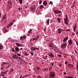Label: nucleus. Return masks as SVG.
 Returning <instances> with one entry per match:
<instances>
[{
	"label": "nucleus",
	"instance_id": "nucleus-30",
	"mask_svg": "<svg viewBox=\"0 0 78 78\" xmlns=\"http://www.w3.org/2000/svg\"><path fill=\"white\" fill-rule=\"evenodd\" d=\"M20 4H22V0H19Z\"/></svg>",
	"mask_w": 78,
	"mask_h": 78
},
{
	"label": "nucleus",
	"instance_id": "nucleus-19",
	"mask_svg": "<svg viewBox=\"0 0 78 78\" xmlns=\"http://www.w3.org/2000/svg\"><path fill=\"white\" fill-rule=\"evenodd\" d=\"M61 19L60 18H57V20L58 22H59L60 23L61 22Z\"/></svg>",
	"mask_w": 78,
	"mask_h": 78
},
{
	"label": "nucleus",
	"instance_id": "nucleus-7",
	"mask_svg": "<svg viewBox=\"0 0 78 78\" xmlns=\"http://www.w3.org/2000/svg\"><path fill=\"white\" fill-rule=\"evenodd\" d=\"M31 10L32 11H34L36 10V6L35 5L33 6L32 7H30Z\"/></svg>",
	"mask_w": 78,
	"mask_h": 78
},
{
	"label": "nucleus",
	"instance_id": "nucleus-58",
	"mask_svg": "<svg viewBox=\"0 0 78 78\" xmlns=\"http://www.w3.org/2000/svg\"><path fill=\"white\" fill-rule=\"evenodd\" d=\"M12 23H14V22H15V20H13V21H12Z\"/></svg>",
	"mask_w": 78,
	"mask_h": 78
},
{
	"label": "nucleus",
	"instance_id": "nucleus-10",
	"mask_svg": "<svg viewBox=\"0 0 78 78\" xmlns=\"http://www.w3.org/2000/svg\"><path fill=\"white\" fill-rule=\"evenodd\" d=\"M68 39H69V37H66L63 40V42H66V41H67V40H68Z\"/></svg>",
	"mask_w": 78,
	"mask_h": 78
},
{
	"label": "nucleus",
	"instance_id": "nucleus-31",
	"mask_svg": "<svg viewBox=\"0 0 78 78\" xmlns=\"http://www.w3.org/2000/svg\"><path fill=\"white\" fill-rule=\"evenodd\" d=\"M7 72H8V70L5 71V72H4V74H7Z\"/></svg>",
	"mask_w": 78,
	"mask_h": 78
},
{
	"label": "nucleus",
	"instance_id": "nucleus-29",
	"mask_svg": "<svg viewBox=\"0 0 78 78\" xmlns=\"http://www.w3.org/2000/svg\"><path fill=\"white\" fill-rule=\"evenodd\" d=\"M70 68H72V69H74V67L73 66V64H71V67H70Z\"/></svg>",
	"mask_w": 78,
	"mask_h": 78
},
{
	"label": "nucleus",
	"instance_id": "nucleus-60",
	"mask_svg": "<svg viewBox=\"0 0 78 78\" xmlns=\"http://www.w3.org/2000/svg\"><path fill=\"white\" fill-rule=\"evenodd\" d=\"M1 73H2V74H4V72H1Z\"/></svg>",
	"mask_w": 78,
	"mask_h": 78
},
{
	"label": "nucleus",
	"instance_id": "nucleus-33",
	"mask_svg": "<svg viewBox=\"0 0 78 78\" xmlns=\"http://www.w3.org/2000/svg\"><path fill=\"white\" fill-rule=\"evenodd\" d=\"M10 71L11 72H14V69H13L11 68V69Z\"/></svg>",
	"mask_w": 78,
	"mask_h": 78
},
{
	"label": "nucleus",
	"instance_id": "nucleus-56",
	"mask_svg": "<svg viewBox=\"0 0 78 78\" xmlns=\"http://www.w3.org/2000/svg\"><path fill=\"white\" fill-rule=\"evenodd\" d=\"M23 50V48H21L20 49V50Z\"/></svg>",
	"mask_w": 78,
	"mask_h": 78
},
{
	"label": "nucleus",
	"instance_id": "nucleus-4",
	"mask_svg": "<svg viewBox=\"0 0 78 78\" xmlns=\"http://www.w3.org/2000/svg\"><path fill=\"white\" fill-rule=\"evenodd\" d=\"M13 24H14V23H12V21H11L7 26V28H8L9 27H10L12 26Z\"/></svg>",
	"mask_w": 78,
	"mask_h": 78
},
{
	"label": "nucleus",
	"instance_id": "nucleus-41",
	"mask_svg": "<svg viewBox=\"0 0 78 78\" xmlns=\"http://www.w3.org/2000/svg\"><path fill=\"white\" fill-rule=\"evenodd\" d=\"M74 41H76V45H77V46H78V43H77V42L75 40H74Z\"/></svg>",
	"mask_w": 78,
	"mask_h": 78
},
{
	"label": "nucleus",
	"instance_id": "nucleus-47",
	"mask_svg": "<svg viewBox=\"0 0 78 78\" xmlns=\"http://www.w3.org/2000/svg\"><path fill=\"white\" fill-rule=\"evenodd\" d=\"M72 34L73 36H74L75 35V33H74V32H72Z\"/></svg>",
	"mask_w": 78,
	"mask_h": 78
},
{
	"label": "nucleus",
	"instance_id": "nucleus-24",
	"mask_svg": "<svg viewBox=\"0 0 78 78\" xmlns=\"http://www.w3.org/2000/svg\"><path fill=\"white\" fill-rule=\"evenodd\" d=\"M12 52H16V51L14 50V48H12Z\"/></svg>",
	"mask_w": 78,
	"mask_h": 78
},
{
	"label": "nucleus",
	"instance_id": "nucleus-59",
	"mask_svg": "<svg viewBox=\"0 0 78 78\" xmlns=\"http://www.w3.org/2000/svg\"><path fill=\"white\" fill-rule=\"evenodd\" d=\"M49 47H52V45L51 44H50L49 45Z\"/></svg>",
	"mask_w": 78,
	"mask_h": 78
},
{
	"label": "nucleus",
	"instance_id": "nucleus-64",
	"mask_svg": "<svg viewBox=\"0 0 78 78\" xmlns=\"http://www.w3.org/2000/svg\"><path fill=\"white\" fill-rule=\"evenodd\" d=\"M69 78H73V77H68Z\"/></svg>",
	"mask_w": 78,
	"mask_h": 78
},
{
	"label": "nucleus",
	"instance_id": "nucleus-61",
	"mask_svg": "<svg viewBox=\"0 0 78 78\" xmlns=\"http://www.w3.org/2000/svg\"><path fill=\"white\" fill-rule=\"evenodd\" d=\"M70 29H67L66 30V31H70Z\"/></svg>",
	"mask_w": 78,
	"mask_h": 78
},
{
	"label": "nucleus",
	"instance_id": "nucleus-42",
	"mask_svg": "<svg viewBox=\"0 0 78 78\" xmlns=\"http://www.w3.org/2000/svg\"><path fill=\"white\" fill-rule=\"evenodd\" d=\"M8 66H7V68H8V67H9V66H11V64H8Z\"/></svg>",
	"mask_w": 78,
	"mask_h": 78
},
{
	"label": "nucleus",
	"instance_id": "nucleus-3",
	"mask_svg": "<svg viewBox=\"0 0 78 78\" xmlns=\"http://www.w3.org/2000/svg\"><path fill=\"white\" fill-rule=\"evenodd\" d=\"M12 58L15 59H20V57L17 56L16 55H13Z\"/></svg>",
	"mask_w": 78,
	"mask_h": 78
},
{
	"label": "nucleus",
	"instance_id": "nucleus-22",
	"mask_svg": "<svg viewBox=\"0 0 78 78\" xmlns=\"http://www.w3.org/2000/svg\"><path fill=\"white\" fill-rule=\"evenodd\" d=\"M43 8H44V6H43V5H41L40 6V9H43Z\"/></svg>",
	"mask_w": 78,
	"mask_h": 78
},
{
	"label": "nucleus",
	"instance_id": "nucleus-50",
	"mask_svg": "<svg viewBox=\"0 0 78 78\" xmlns=\"http://www.w3.org/2000/svg\"><path fill=\"white\" fill-rule=\"evenodd\" d=\"M37 78H41V77L39 76H38L37 77Z\"/></svg>",
	"mask_w": 78,
	"mask_h": 78
},
{
	"label": "nucleus",
	"instance_id": "nucleus-57",
	"mask_svg": "<svg viewBox=\"0 0 78 78\" xmlns=\"http://www.w3.org/2000/svg\"><path fill=\"white\" fill-rule=\"evenodd\" d=\"M63 74H64L65 75H66V74H67V73H66V72H64Z\"/></svg>",
	"mask_w": 78,
	"mask_h": 78
},
{
	"label": "nucleus",
	"instance_id": "nucleus-14",
	"mask_svg": "<svg viewBox=\"0 0 78 78\" xmlns=\"http://www.w3.org/2000/svg\"><path fill=\"white\" fill-rule=\"evenodd\" d=\"M76 24H75L73 28V31L74 32L76 31Z\"/></svg>",
	"mask_w": 78,
	"mask_h": 78
},
{
	"label": "nucleus",
	"instance_id": "nucleus-44",
	"mask_svg": "<svg viewBox=\"0 0 78 78\" xmlns=\"http://www.w3.org/2000/svg\"><path fill=\"white\" fill-rule=\"evenodd\" d=\"M75 51L76 54H78V51H77L76 50H75Z\"/></svg>",
	"mask_w": 78,
	"mask_h": 78
},
{
	"label": "nucleus",
	"instance_id": "nucleus-26",
	"mask_svg": "<svg viewBox=\"0 0 78 78\" xmlns=\"http://www.w3.org/2000/svg\"><path fill=\"white\" fill-rule=\"evenodd\" d=\"M28 33H32V29H30V30L28 31Z\"/></svg>",
	"mask_w": 78,
	"mask_h": 78
},
{
	"label": "nucleus",
	"instance_id": "nucleus-36",
	"mask_svg": "<svg viewBox=\"0 0 78 78\" xmlns=\"http://www.w3.org/2000/svg\"><path fill=\"white\" fill-rule=\"evenodd\" d=\"M6 23H7V21L6 20H5L4 22V23L5 24H6Z\"/></svg>",
	"mask_w": 78,
	"mask_h": 78
},
{
	"label": "nucleus",
	"instance_id": "nucleus-13",
	"mask_svg": "<svg viewBox=\"0 0 78 78\" xmlns=\"http://www.w3.org/2000/svg\"><path fill=\"white\" fill-rule=\"evenodd\" d=\"M16 51H17V52H19V51H20V50L19 48L18 47H16L15 48Z\"/></svg>",
	"mask_w": 78,
	"mask_h": 78
},
{
	"label": "nucleus",
	"instance_id": "nucleus-15",
	"mask_svg": "<svg viewBox=\"0 0 78 78\" xmlns=\"http://www.w3.org/2000/svg\"><path fill=\"white\" fill-rule=\"evenodd\" d=\"M15 44L16 45H17V46L18 47H22V44H20V43H16Z\"/></svg>",
	"mask_w": 78,
	"mask_h": 78
},
{
	"label": "nucleus",
	"instance_id": "nucleus-53",
	"mask_svg": "<svg viewBox=\"0 0 78 78\" xmlns=\"http://www.w3.org/2000/svg\"><path fill=\"white\" fill-rule=\"evenodd\" d=\"M36 49H37V50H39V48H35V50H36Z\"/></svg>",
	"mask_w": 78,
	"mask_h": 78
},
{
	"label": "nucleus",
	"instance_id": "nucleus-40",
	"mask_svg": "<svg viewBox=\"0 0 78 78\" xmlns=\"http://www.w3.org/2000/svg\"><path fill=\"white\" fill-rule=\"evenodd\" d=\"M68 63V62H67V61H65V64H67Z\"/></svg>",
	"mask_w": 78,
	"mask_h": 78
},
{
	"label": "nucleus",
	"instance_id": "nucleus-39",
	"mask_svg": "<svg viewBox=\"0 0 78 78\" xmlns=\"http://www.w3.org/2000/svg\"><path fill=\"white\" fill-rule=\"evenodd\" d=\"M34 39V40H37L38 39V38H33Z\"/></svg>",
	"mask_w": 78,
	"mask_h": 78
},
{
	"label": "nucleus",
	"instance_id": "nucleus-23",
	"mask_svg": "<svg viewBox=\"0 0 78 78\" xmlns=\"http://www.w3.org/2000/svg\"><path fill=\"white\" fill-rule=\"evenodd\" d=\"M6 64V62H3L1 64V66H4V65H5Z\"/></svg>",
	"mask_w": 78,
	"mask_h": 78
},
{
	"label": "nucleus",
	"instance_id": "nucleus-48",
	"mask_svg": "<svg viewBox=\"0 0 78 78\" xmlns=\"http://www.w3.org/2000/svg\"><path fill=\"white\" fill-rule=\"evenodd\" d=\"M41 3H42V1H39V4H40V5H41Z\"/></svg>",
	"mask_w": 78,
	"mask_h": 78
},
{
	"label": "nucleus",
	"instance_id": "nucleus-2",
	"mask_svg": "<svg viewBox=\"0 0 78 78\" xmlns=\"http://www.w3.org/2000/svg\"><path fill=\"white\" fill-rule=\"evenodd\" d=\"M49 76L51 77L54 78V77L56 76L55 73L53 72H51L49 74Z\"/></svg>",
	"mask_w": 78,
	"mask_h": 78
},
{
	"label": "nucleus",
	"instance_id": "nucleus-18",
	"mask_svg": "<svg viewBox=\"0 0 78 78\" xmlns=\"http://www.w3.org/2000/svg\"><path fill=\"white\" fill-rule=\"evenodd\" d=\"M43 4L44 5H47V1H45L43 2Z\"/></svg>",
	"mask_w": 78,
	"mask_h": 78
},
{
	"label": "nucleus",
	"instance_id": "nucleus-25",
	"mask_svg": "<svg viewBox=\"0 0 78 78\" xmlns=\"http://www.w3.org/2000/svg\"><path fill=\"white\" fill-rule=\"evenodd\" d=\"M50 21V19H48L47 21V25H49V22Z\"/></svg>",
	"mask_w": 78,
	"mask_h": 78
},
{
	"label": "nucleus",
	"instance_id": "nucleus-35",
	"mask_svg": "<svg viewBox=\"0 0 78 78\" xmlns=\"http://www.w3.org/2000/svg\"><path fill=\"white\" fill-rule=\"evenodd\" d=\"M52 68V67H50L49 68V71H50V70H51V68Z\"/></svg>",
	"mask_w": 78,
	"mask_h": 78
},
{
	"label": "nucleus",
	"instance_id": "nucleus-51",
	"mask_svg": "<svg viewBox=\"0 0 78 78\" xmlns=\"http://www.w3.org/2000/svg\"><path fill=\"white\" fill-rule=\"evenodd\" d=\"M47 70H48V69H44V71H46V72H47Z\"/></svg>",
	"mask_w": 78,
	"mask_h": 78
},
{
	"label": "nucleus",
	"instance_id": "nucleus-43",
	"mask_svg": "<svg viewBox=\"0 0 78 78\" xmlns=\"http://www.w3.org/2000/svg\"><path fill=\"white\" fill-rule=\"evenodd\" d=\"M4 32H5V33H6L7 32V30H6V29H5L4 30Z\"/></svg>",
	"mask_w": 78,
	"mask_h": 78
},
{
	"label": "nucleus",
	"instance_id": "nucleus-32",
	"mask_svg": "<svg viewBox=\"0 0 78 78\" xmlns=\"http://www.w3.org/2000/svg\"><path fill=\"white\" fill-rule=\"evenodd\" d=\"M65 17H66L65 19H68V16H67V15H65Z\"/></svg>",
	"mask_w": 78,
	"mask_h": 78
},
{
	"label": "nucleus",
	"instance_id": "nucleus-52",
	"mask_svg": "<svg viewBox=\"0 0 78 78\" xmlns=\"http://www.w3.org/2000/svg\"><path fill=\"white\" fill-rule=\"evenodd\" d=\"M76 67H77V69H78V62L77 64V66H76Z\"/></svg>",
	"mask_w": 78,
	"mask_h": 78
},
{
	"label": "nucleus",
	"instance_id": "nucleus-34",
	"mask_svg": "<svg viewBox=\"0 0 78 78\" xmlns=\"http://www.w3.org/2000/svg\"><path fill=\"white\" fill-rule=\"evenodd\" d=\"M50 4H51V5H53V2L51 1H50L49 2V5H50Z\"/></svg>",
	"mask_w": 78,
	"mask_h": 78
},
{
	"label": "nucleus",
	"instance_id": "nucleus-37",
	"mask_svg": "<svg viewBox=\"0 0 78 78\" xmlns=\"http://www.w3.org/2000/svg\"><path fill=\"white\" fill-rule=\"evenodd\" d=\"M24 55L25 56H28V54H27V53H25V54H24Z\"/></svg>",
	"mask_w": 78,
	"mask_h": 78
},
{
	"label": "nucleus",
	"instance_id": "nucleus-5",
	"mask_svg": "<svg viewBox=\"0 0 78 78\" xmlns=\"http://www.w3.org/2000/svg\"><path fill=\"white\" fill-rule=\"evenodd\" d=\"M57 30L58 31V33L60 34H61L62 31H64V30H62V28H59L57 29Z\"/></svg>",
	"mask_w": 78,
	"mask_h": 78
},
{
	"label": "nucleus",
	"instance_id": "nucleus-8",
	"mask_svg": "<svg viewBox=\"0 0 78 78\" xmlns=\"http://www.w3.org/2000/svg\"><path fill=\"white\" fill-rule=\"evenodd\" d=\"M63 19L64 20L65 24H66V25H68L69 24L68 23V22H67V20H68V19H66L65 18H64Z\"/></svg>",
	"mask_w": 78,
	"mask_h": 78
},
{
	"label": "nucleus",
	"instance_id": "nucleus-54",
	"mask_svg": "<svg viewBox=\"0 0 78 78\" xmlns=\"http://www.w3.org/2000/svg\"><path fill=\"white\" fill-rule=\"evenodd\" d=\"M37 69H38V70H39V69H40V68H39V67H37Z\"/></svg>",
	"mask_w": 78,
	"mask_h": 78
},
{
	"label": "nucleus",
	"instance_id": "nucleus-55",
	"mask_svg": "<svg viewBox=\"0 0 78 78\" xmlns=\"http://www.w3.org/2000/svg\"><path fill=\"white\" fill-rule=\"evenodd\" d=\"M1 15H2V13H0V18L1 17H2V16H1Z\"/></svg>",
	"mask_w": 78,
	"mask_h": 78
},
{
	"label": "nucleus",
	"instance_id": "nucleus-21",
	"mask_svg": "<svg viewBox=\"0 0 78 78\" xmlns=\"http://www.w3.org/2000/svg\"><path fill=\"white\" fill-rule=\"evenodd\" d=\"M8 3L9 5H12V2L11 1H9L8 2Z\"/></svg>",
	"mask_w": 78,
	"mask_h": 78
},
{
	"label": "nucleus",
	"instance_id": "nucleus-62",
	"mask_svg": "<svg viewBox=\"0 0 78 78\" xmlns=\"http://www.w3.org/2000/svg\"><path fill=\"white\" fill-rule=\"evenodd\" d=\"M51 65L52 66H53V65H54V64L53 63H52Z\"/></svg>",
	"mask_w": 78,
	"mask_h": 78
},
{
	"label": "nucleus",
	"instance_id": "nucleus-16",
	"mask_svg": "<svg viewBox=\"0 0 78 78\" xmlns=\"http://www.w3.org/2000/svg\"><path fill=\"white\" fill-rule=\"evenodd\" d=\"M3 48V46L1 43H0V50H2Z\"/></svg>",
	"mask_w": 78,
	"mask_h": 78
},
{
	"label": "nucleus",
	"instance_id": "nucleus-6",
	"mask_svg": "<svg viewBox=\"0 0 78 78\" xmlns=\"http://www.w3.org/2000/svg\"><path fill=\"white\" fill-rule=\"evenodd\" d=\"M55 14H58L59 13H61L62 12L61 10H54V11Z\"/></svg>",
	"mask_w": 78,
	"mask_h": 78
},
{
	"label": "nucleus",
	"instance_id": "nucleus-17",
	"mask_svg": "<svg viewBox=\"0 0 78 78\" xmlns=\"http://www.w3.org/2000/svg\"><path fill=\"white\" fill-rule=\"evenodd\" d=\"M30 49L32 51H35L36 50L35 48L34 47L31 48Z\"/></svg>",
	"mask_w": 78,
	"mask_h": 78
},
{
	"label": "nucleus",
	"instance_id": "nucleus-45",
	"mask_svg": "<svg viewBox=\"0 0 78 78\" xmlns=\"http://www.w3.org/2000/svg\"><path fill=\"white\" fill-rule=\"evenodd\" d=\"M17 56H20V54H17Z\"/></svg>",
	"mask_w": 78,
	"mask_h": 78
},
{
	"label": "nucleus",
	"instance_id": "nucleus-11",
	"mask_svg": "<svg viewBox=\"0 0 78 78\" xmlns=\"http://www.w3.org/2000/svg\"><path fill=\"white\" fill-rule=\"evenodd\" d=\"M48 56H50V57H51V58H53L54 57V55H53V54H52V53H51L49 54Z\"/></svg>",
	"mask_w": 78,
	"mask_h": 78
},
{
	"label": "nucleus",
	"instance_id": "nucleus-9",
	"mask_svg": "<svg viewBox=\"0 0 78 78\" xmlns=\"http://www.w3.org/2000/svg\"><path fill=\"white\" fill-rule=\"evenodd\" d=\"M27 37V36L26 35H24V36H21L20 37V40H23V39H25Z\"/></svg>",
	"mask_w": 78,
	"mask_h": 78
},
{
	"label": "nucleus",
	"instance_id": "nucleus-20",
	"mask_svg": "<svg viewBox=\"0 0 78 78\" xmlns=\"http://www.w3.org/2000/svg\"><path fill=\"white\" fill-rule=\"evenodd\" d=\"M6 16H7L6 14L4 15L2 17V19H6Z\"/></svg>",
	"mask_w": 78,
	"mask_h": 78
},
{
	"label": "nucleus",
	"instance_id": "nucleus-28",
	"mask_svg": "<svg viewBox=\"0 0 78 78\" xmlns=\"http://www.w3.org/2000/svg\"><path fill=\"white\" fill-rule=\"evenodd\" d=\"M1 70H2L3 69H5V67H4V66H2L1 67Z\"/></svg>",
	"mask_w": 78,
	"mask_h": 78
},
{
	"label": "nucleus",
	"instance_id": "nucleus-1",
	"mask_svg": "<svg viewBox=\"0 0 78 78\" xmlns=\"http://www.w3.org/2000/svg\"><path fill=\"white\" fill-rule=\"evenodd\" d=\"M67 42H65L64 44L63 43V44L61 46V48H66L67 47Z\"/></svg>",
	"mask_w": 78,
	"mask_h": 78
},
{
	"label": "nucleus",
	"instance_id": "nucleus-49",
	"mask_svg": "<svg viewBox=\"0 0 78 78\" xmlns=\"http://www.w3.org/2000/svg\"><path fill=\"white\" fill-rule=\"evenodd\" d=\"M74 6H75V5H74V4H73L72 6H71V8H72L73 7H74Z\"/></svg>",
	"mask_w": 78,
	"mask_h": 78
},
{
	"label": "nucleus",
	"instance_id": "nucleus-63",
	"mask_svg": "<svg viewBox=\"0 0 78 78\" xmlns=\"http://www.w3.org/2000/svg\"><path fill=\"white\" fill-rule=\"evenodd\" d=\"M76 34L78 35V32L77 31H76Z\"/></svg>",
	"mask_w": 78,
	"mask_h": 78
},
{
	"label": "nucleus",
	"instance_id": "nucleus-27",
	"mask_svg": "<svg viewBox=\"0 0 78 78\" xmlns=\"http://www.w3.org/2000/svg\"><path fill=\"white\" fill-rule=\"evenodd\" d=\"M30 54L32 56H33L34 55V52L33 51H30Z\"/></svg>",
	"mask_w": 78,
	"mask_h": 78
},
{
	"label": "nucleus",
	"instance_id": "nucleus-38",
	"mask_svg": "<svg viewBox=\"0 0 78 78\" xmlns=\"http://www.w3.org/2000/svg\"><path fill=\"white\" fill-rule=\"evenodd\" d=\"M57 56H58V57H62V55H58Z\"/></svg>",
	"mask_w": 78,
	"mask_h": 78
},
{
	"label": "nucleus",
	"instance_id": "nucleus-12",
	"mask_svg": "<svg viewBox=\"0 0 78 78\" xmlns=\"http://www.w3.org/2000/svg\"><path fill=\"white\" fill-rule=\"evenodd\" d=\"M68 42L69 44L70 45H71L73 44V43H72V40H69Z\"/></svg>",
	"mask_w": 78,
	"mask_h": 78
},
{
	"label": "nucleus",
	"instance_id": "nucleus-46",
	"mask_svg": "<svg viewBox=\"0 0 78 78\" xmlns=\"http://www.w3.org/2000/svg\"><path fill=\"white\" fill-rule=\"evenodd\" d=\"M1 76H2L3 77V76H5V75H4V74H1Z\"/></svg>",
	"mask_w": 78,
	"mask_h": 78
}]
</instances>
